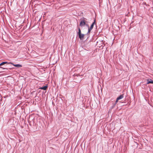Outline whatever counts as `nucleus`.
Returning a JSON list of instances; mask_svg holds the SVG:
<instances>
[{"label":"nucleus","mask_w":153,"mask_h":153,"mask_svg":"<svg viewBox=\"0 0 153 153\" xmlns=\"http://www.w3.org/2000/svg\"><path fill=\"white\" fill-rule=\"evenodd\" d=\"M78 34L79 39L81 40H83L84 38V34L81 33V31L79 27H78Z\"/></svg>","instance_id":"obj_1"},{"label":"nucleus","mask_w":153,"mask_h":153,"mask_svg":"<svg viewBox=\"0 0 153 153\" xmlns=\"http://www.w3.org/2000/svg\"><path fill=\"white\" fill-rule=\"evenodd\" d=\"M95 21H94V22L92 23V24L90 28H89V26L87 24L86 25H87L88 27V33H90L91 30L93 28L94 26V24L95 23Z\"/></svg>","instance_id":"obj_2"},{"label":"nucleus","mask_w":153,"mask_h":153,"mask_svg":"<svg viewBox=\"0 0 153 153\" xmlns=\"http://www.w3.org/2000/svg\"><path fill=\"white\" fill-rule=\"evenodd\" d=\"M86 21L85 20V18L83 20H81L79 25L81 27H82L86 25Z\"/></svg>","instance_id":"obj_3"},{"label":"nucleus","mask_w":153,"mask_h":153,"mask_svg":"<svg viewBox=\"0 0 153 153\" xmlns=\"http://www.w3.org/2000/svg\"><path fill=\"white\" fill-rule=\"evenodd\" d=\"M123 94L121 95H120L117 98L116 100V103H117L118 102V101L119 100L122 99V98H123Z\"/></svg>","instance_id":"obj_4"},{"label":"nucleus","mask_w":153,"mask_h":153,"mask_svg":"<svg viewBox=\"0 0 153 153\" xmlns=\"http://www.w3.org/2000/svg\"><path fill=\"white\" fill-rule=\"evenodd\" d=\"M9 64H11L13 65L14 66L16 67H22V65L20 64H16L15 65L13 63H12L11 62H9Z\"/></svg>","instance_id":"obj_5"},{"label":"nucleus","mask_w":153,"mask_h":153,"mask_svg":"<svg viewBox=\"0 0 153 153\" xmlns=\"http://www.w3.org/2000/svg\"><path fill=\"white\" fill-rule=\"evenodd\" d=\"M147 84L149 83L153 84V81L151 79H148L147 80Z\"/></svg>","instance_id":"obj_6"},{"label":"nucleus","mask_w":153,"mask_h":153,"mask_svg":"<svg viewBox=\"0 0 153 153\" xmlns=\"http://www.w3.org/2000/svg\"><path fill=\"white\" fill-rule=\"evenodd\" d=\"M48 87L46 85L40 88V89L42 90H46L48 88Z\"/></svg>","instance_id":"obj_7"},{"label":"nucleus","mask_w":153,"mask_h":153,"mask_svg":"<svg viewBox=\"0 0 153 153\" xmlns=\"http://www.w3.org/2000/svg\"><path fill=\"white\" fill-rule=\"evenodd\" d=\"M4 64H5V63L4 62H3L0 64V66H1L2 65ZM0 68H2L3 69H6V68H2L1 67H0Z\"/></svg>","instance_id":"obj_8"},{"label":"nucleus","mask_w":153,"mask_h":153,"mask_svg":"<svg viewBox=\"0 0 153 153\" xmlns=\"http://www.w3.org/2000/svg\"><path fill=\"white\" fill-rule=\"evenodd\" d=\"M4 62L5 63V64H9V62Z\"/></svg>","instance_id":"obj_9"}]
</instances>
